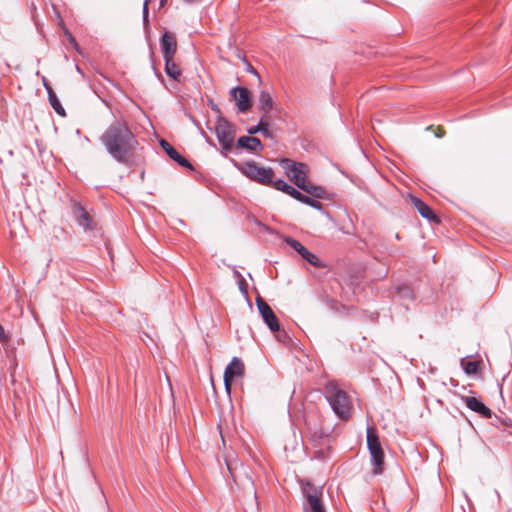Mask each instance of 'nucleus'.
Masks as SVG:
<instances>
[{"label":"nucleus","mask_w":512,"mask_h":512,"mask_svg":"<svg viewBox=\"0 0 512 512\" xmlns=\"http://www.w3.org/2000/svg\"><path fill=\"white\" fill-rule=\"evenodd\" d=\"M56 105H57V102H52V106L56 109V111H57L58 113H60V111H59V109L56 107Z\"/></svg>","instance_id":"de8ad7c7"},{"label":"nucleus","mask_w":512,"mask_h":512,"mask_svg":"<svg viewBox=\"0 0 512 512\" xmlns=\"http://www.w3.org/2000/svg\"><path fill=\"white\" fill-rule=\"evenodd\" d=\"M216 138L219 142V151L222 156L227 157L231 152L234 142L233 125L223 115L217 116L214 128Z\"/></svg>","instance_id":"423d86ee"},{"label":"nucleus","mask_w":512,"mask_h":512,"mask_svg":"<svg viewBox=\"0 0 512 512\" xmlns=\"http://www.w3.org/2000/svg\"><path fill=\"white\" fill-rule=\"evenodd\" d=\"M490 424L502 432H507L512 436V419L505 415H497L492 411V416H488Z\"/></svg>","instance_id":"a211bd4d"},{"label":"nucleus","mask_w":512,"mask_h":512,"mask_svg":"<svg viewBox=\"0 0 512 512\" xmlns=\"http://www.w3.org/2000/svg\"><path fill=\"white\" fill-rule=\"evenodd\" d=\"M395 239L398 240V241H401L402 237L400 236L399 233H395L394 235Z\"/></svg>","instance_id":"c03bdc74"},{"label":"nucleus","mask_w":512,"mask_h":512,"mask_svg":"<svg viewBox=\"0 0 512 512\" xmlns=\"http://www.w3.org/2000/svg\"><path fill=\"white\" fill-rule=\"evenodd\" d=\"M238 288L241 292V294L244 296L245 300L247 301L250 308H252V303L248 295V287L245 279H241L237 281Z\"/></svg>","instance_id":"7c9ffc66"},{"label":"nucleus","mask_w":512,"mask_h":512,"mask_svg":"<svg viewBox=\"0 0 512 512\" xmlns=\"http://www.w3.org/2000/svg\"><path fill=\"white\" fill-rule=\"evenodd\" d=\"M75 215L80 226L90 227V216L81 206H75Z\"/></svg>","instance_id":"393cba45"},{"label":"nucleus","mask_w":512,"mask_h":512,"mask_svg":"<svg viewBox=\"0 0 512 512\" xmlns=\"http://www.w3.org/2000/svg\"><path fill=\"white\" fill-rule=\"evenodd\" d=\"M442 136H443V132H438V133H436V137L440 138V137H442Z\"/></svg>","instance_id":"09e8293b"},{"label":"nucleus","mask_w":512,"mask_h":512,"mask_svg":"<svg viewBox=\"0 0 512 512\" xmlns=\"http://www.w3.org/2000/svg\"><path fill=\"white\" fill-rule=\"evenodd\" d=\"M166 380L168 382L169 387H171V382L167 374H165ZM172 390V388H170Z\"/></svg>","instance_id":"a18cd8bd"},{"label":"nucleus","mask_w":512,"mask_h":512,"mask_svg":"<svg viewBox=\"0 0 512 512\" xmlns=\"http://www.w3.org/2000/svg\"><path fill=\"white\" fill-rule=\"evenodd\" d=\"M409 199L413 207L418 211V213L426 219L430 223H440V218L435 214L433 209L424 202L420 197L410 193Z\"/></svg>","instance_id":"f8f14e48"},{"label":"nucleus","mask_w":512,"mask_h":512,"mask_svg":"<svg viewBox=\"0 0 512 512\" xmlns=\"http://www.w3.org/2000/svg\"><path fill=\"white\" fill-rule=\"evenodd\" d=\"M323 395L339 419L350 417L352 406L349 396L335 381H329L325 384Z\"/></svg>","instance_id":"f03ea898"},{"label":"nucleus","mask_w":512,"mask_h":512,"mask_svg":"<svg viewBox=\"0 0 512 512\" xmlns=\"http://www.w3.org/2000/svg\"><path fill=\"white\" fill-rule=\"evenodd\" d=\"M271 332L274 334L276 339L281 343L286 344L290 341L289 334L285 331V329L281 326L280 323H279V329L276 331H271Z\"/></svg>","instance_id":"c85d7f7f"},{"label":"nucleus","mask_w":512,"mask_h":512,"mask_svg":"<svg viewBox=\"0 0 512 512\" xmlns=\"http://www.w3.org/2000/svg\"><path fill=\"white\" fill-rule=\"evenodd\" d=\"M460 398L469 410L479 414L481 417L487 419L488 416H492V410L481 398L466 395H461Z\"/></svg>","instance_id":"4468645a"},{"label":"nucleus","mask_w":512,"mask_h":512,"mask_svg":"<svg viewBox=\"0 0 512 512\" xmlns=\"http://www.w3.org/2000/svg\"><path fill=\"white\" fill-rule=\"evenodd\" d=\"M102 141L113 158L127 162L134 153L136 140L125 124L111 125L102 136Z\"/></svg>","instance_id":"f257e3e1"},{"label":"nucleus","mask_w":512,"mask_h":512,"mask_svg":"<svg viewBox=\"0 0 512 512\" xmlns=\"http://www.w3.org/2000/svg\"><path fill=\"white\" fill-rule=\"evenodd\" d=\"M250 219L253 221V223L257 226H259L263 231L270 235H276L280 239L283 240L284 243H286L289 247H291L293 250H295L300 256L303 254V252L307 249L299 240L292 236L288 235H282L274 228L262 223L260 220H258L255 216H250Z\"/></svg>","instance_id":"9d476101"},{"label":"nucleus","mask_w":512,"mask_h":512,"mask_svg":"<svg viewBox=\"0 0 512 512\" xmlns=\"http://www.w3.org/2000/svg\"><path fill=\"white\" fill-rule=\"evenodd\" d=\"M8 341V336L6 335L3 327L0 325V342L5 343Z\"/></svg>","instance_id":"4c0bfd02"},{"label":"nucleus","mask_w":512,"mask_h":512,"mask_svg":"<svg viewBox=\"0 0 512 512\" xmlns=\"http://www.w3.org/2000/svg\"><path fill=\"white\" fill-rule=\"evenodd\" d=\"M208 105L212 111H214L215 113L218 114V116L222 115L219 105L217 103H215L212 99L208 100Z\"/></svg>","instance_id":"f704fd0d"},{"label":"nucleus","mask_w":512,"mask_h":512,"mask_svg":"<svg viewBox=\"0 0 512 512\" xmlns=\"http://www.w3.org/2000/svg\"><path fill=\"white\" fill-rule=\"evenodd\" d=\"M185 116L193 123V125L199 130V133L201 134V136L205 139V141L209 144V145H212L213 147H216L214 141L203 131V129L201 128V125L199 123V121L189 112H185Z\"/></svg>","instance_id":"a878e982"},{"label":"nucleus","mask_w":512,"mask_h":512,"mask_svg":"<svg viewBox=\"0 0 512 512\" xmlns=\"http://www.w3.org/2000/svg\"><path fill=\"white\" fill-rule=\"evenodd\" d=\"M245 373V365L241 358L234 356L224 370V386L227 393H230L231 384L242 378Z\"/></svg>","instance_id":"6e6552de"},{"label":"nucleus","mask_w":512,"mask_h":512,"mask_svg":"<svg viewBox=\"0 0 512 512\" xmlns=\"http://www.w3.org/2000/svg\"><path fill=\"white\" fill-rule=\"evenodd\" d=\"M301 190L306 192L307 196L311 197L312 199H320L321 197L325 196L324 188L320 185L311 183L309 180Z\"/></svg>","instance_id":"412c9836"},{"label":"nucleus","mask_w":512,"mask_h":512,"mask_svg":"<svg viewBox=\"0 0 512 512\" xmlns=\"http://www.w3.org/2000/svg\"><path fill=\"white\" fill-rule=\"evenodd\" d=\"M335 167L340 171V173H341V174H343L344 176H346L347 178H349L351 182L355 183L356 185H358V187H360V188H361V185H360V184H358V183H356V181H355V179H354L353 177H350V176H349L348 174H346L343 170H341L337 164L335 165Z\"/></svg>","instance_id":"58836bf2"},{"label":"nucleus","mask_w":512,"mask_h":512,"mask_svg":"<svg viewBox=\"0 0 512 512\" xmlns=\"http://www.w3.org/2000/svg\"><path fill=\"white\" fill-rule=\"evenodd\" d=\"M256 306L263 322L266 324L270 331H276L279 329V321L274 314L271 307L264 301L261 296L256 298Z\"/></svg>","instance_id":"9b49d317"},{"label":"nucleus","mask_w":512,"mask_h":512,"mask_svg":"<svg viewBox=\"0 0 512 512\" xmlns=\"http://www.w3.org/2000/svg\"><path fill=\"white\" fill-rule=\"evenodd\" d=\"M56 105H57V102H52V106L56 109V111H57L58 113H60V111H59V109L56 107Z\"/></svg>","instance_id":"49530a36"},{"label":"nucleus","mask_w":512,"mask_h":512,"mask_svg":"<svg viewBox=\"0 0 512 512\" xmlns=\"http://www.w3.org/2000/svg\"><path fill=\"white\" fill-rule=\"evenodd\" d=\"M163 60V71L169 80V83H165L162 77V85L171 93L177 94L180 92L179 85L184 84L186 77L184 76V70L181 66L180 61L177 60L176 56L162 58Z\"/></svg>","instance_id":"39448f33"},{"label":"nucleus","mask_w":512,"mask_h":512,"mask_svg":"<svg viewBox=\"0 0 512 512\" xmlns=\"http://www.w3.org/2000/svg\"><path fill=\"white\" fill-rule=\"evenodd\" d=\"M269 186H272L274 189L286 194L287 191L289 190L291 184H289L284 179L279 178L276 180L273 179V182H271V184Z\"/></svg>","instance_id":"cd10ccee"},{"label":"nucleus","mask_w":512,"mask_h":512,"mask_svg":"<svg viewBox=\"0 0 512 512\" xmlns=\"http://www.w3.org/2000/svg\"><path fill=\"white\" fill-rule=\"evenodd\" d=\"M508 377V374L504 375L503 381Z\"/></svg>","instance_id":"6e6d98bb"},{"label":"nucleus","mask_w":512,"mask_h":512,"mask_svg":"<svg viewBox=\"0 0 512 512\" xmlns=\"http://www.w3.org/2000/svg\"><path fill=\"white\" fill-rule=\"evenodd\" d=\"M226 464H227L228 471L231 473V468H230L229 464L228 463H226Z\"/></svg>","instance_id":"603ef678"},{"label":"nucleus","mask_w":512,"mask_h":512,"mask_svg":"<svg viewBox=\"0 0 512 512\" xmlns=\"http://www.w3.org/2000/svg\"><path fill=\"white\" fill-rule=\"evenodd\" d=\"M178 221H179L180 224L184 225V221L183 220L179 219Z\"/></svg>","instance_id":"864d4df0"},{"label":"nucleus","mask_w":512,"mask_h":512,"mask_svg":"<svg viewBox=\"0 0 512 512\" xmlns=\"http://www.w3.org/2000/svg\"><path fill=\"white\" fill-rule=\"evenodd\" d=\"M168 0H162V7L167 3Z\"/></svg>","instance_id":"3c124183"},{"label":"nucleus","mask_w":512,"mask_h":512,"mask_svg":"<svg viewBox=\"0 0 512 512\" xmlns=\"http://www.w3.org/2000/svg\"><path fill=\"white\" fill-rule=\"evenodd\" d=\"M162 152H164L172 161L180 167L189 171H194L193 164L178 152L168 141L162 138Z\"/></svg>","instance_id":"2eb2a0df"},{"label":"nucleus","mask_w":512,"mask_h":512,"mask_svg":"<svg viewBox=\"0 0 512 512\" xmlns=\"http://www.w3.org/2000/svg\"><path fill=\"white\" fill-rule=\"evenodd\" d=\"M263 137L267 138V139H273V133L272 131L269 129V125L266 126V127H262V130L260 132Z\"/></svg>","instance_id":"c9c22d12"},{"label":"nucleus","mask_w":512,"mask_h":512,"mask_svg":"<svg viewBox=\"0 0 512 512\" xmlns=\"http://www.w3.org/2000/svg\"><path fill=\"white\" fill-rule=\"evenodd\" d=\"M333 198H334V194L333 193H326L325 192V196L321 197L320 199L331 201V200H333Z\"/></svg>","instance_id":"ea45409f"},{"label":"nucleus","mask_w":512,"mask_h":512,"mask_svg":"<svg viewBox=\"0 0 512 512\" xmlns=\"http://www.w3.org/2000/svg\"><path fill=\"white\" fill-rule=\"evenodd\" d=\"M302 259L308 262L310 265L316 268H325L326 264L313 252H311L308 248L301 255Z\"/></svg>","instance_id":"5701e85b"},{"label":"nucleus","mask_w":512,"mask_h":512,"mask_svg":"<svg viewBox=\"0 0 512 512\" xmlns=\"http://www.w3.org/2000/svg\"><path fill=\"white\" fill-rule=\"evenodd\" d=\"M257 125H261L262 127H266L269 125L267 114L263 112V115L260 116Z\"/></svg>","instance_id":"e433bc0d"},{"label":"nucleus","mask_w":512,"mask_h":512,"mask_svg":"<svg viewBox=\"0 0 512 512\" xmlns=\"http://www.w3.org/2000/svg\"><path fill=\"white\" fill-rule=\"evenodd\" d=\"M235 148L244 149L249 153L257 155L263 150L264 146L259 138L243 135L237 138Z\"/></svg>","instance_id":"dca6fc26"},{"label":"nucleus","mask_w":512,"mask_h":512,"mask_svg":"<svg viewBox=\"0 0 512 512\" xmlns=\"http://www.w3.org/2000/svg\"><path fill=\"white\" fill-rule=\"evenodd\" d=\"M251 485H252V489H253V494H254V496L256 497V490H255V488H254L253 482H251Z\"/></svg>","instance_id":"8fccbe9b"},{"label":"nucleus","mask_w":512,"mask_h":512,"mask_svg":"<svg viewBox=\"0 0 512 512\" xmlns=\"http://www.w3.org/2000/svg\"><path fill=\"white\" fill-rule=\"evenodd\" d=\"M65 33H66V35L68 36L69 41H70L74 46H77V43H76V41H75L74 37H73L69 32H67V31H66Z\"/></svg>","instance_id":"79ce46f5"},{"label":"nucleus","mask_w":512,"mask_h":512,"mask_svg":"<svg viewBox=\"0 0 512 512\" xmlns=\"http://www.w3.org/2000/svg\"><path fill=\"white\" fill-rule=\"evenodd\" d=\"M305 205L319 211L320 213L329 216L330 214L323 208V205L317 200L308 197V200L305 202Z\"/></svg>","instance_id":"c756f323"},{"label":"nucleus","mask_w":512,"mask_h":512,"mask_svg":"<svg viewBox=\"0 0 512 512\" xmlns=\"http://www.w3.org/2000/svg\"><path fill=\"white\" fill-rule=\"evenodd\" d=\"M243 64L245 65V71L254 75L255 77H257L259 83L262 82L261 80V76L260 74L257 72V70L251 65V63L248 61V59L246 58V56H243L241 58Z\"/></svg>","instance_id":"473e14b6"},{"label":"nucleus","mask_w":512,"mask_h":512,"mask_svg":"<svg viewBox=\"0 0 512 512\" xmlns=\"http://www.w3.org/2000/svg\"><path fill=\"white\" fill-rule=\"evenodd\" d=\"M233 275H234V277L237 279V281H238V280H241V279H244V277L242 276V274H241L239 271H237V270H234Z\"/></svg>","instance_id":"a19ab883"},{"label":"nucleus","mask_w":512,"mask_h":512,"mask_svg":"<svg viewBox=\"0 0 512 512\" xmlns=\"http://www.w3.org/2000/svg\"><path fill=\"white\" fill-rule=\"evenodd\" d=\"M286 194L302 204H305V202L308 200V197H309V196L303 194L300 191V189H298L297 187H293L292 185L290 186V188Z\"/></svg>","instance_id":"bb28decb"},{"label":"nucleus","mask_w":512,"mask_h":512,"mask_svg":"<svg viewBox=\"0 0 512 512\" xmlns=\"http://www.w3.org/2000/svg\"><path fill=\"white\" fill-rule=\"evenodd\" d=\"M261 130H262V126L261 125H257V124L254 125V126H249V127L246 128L248 136H252V137H254L253 135L260 133Z\"/></svg>","instance_id":"72a5a7b5"},{"label":"nucleus","mask_w":512,"mask_h":512,"mask_svg":"<svg viewBox=\"0 0 512 512\" xmlns=\"http://www.w3.org/2000/svg\"><path fill=\"white\" fill-rule=\"evenodd\" d=\"M325 505L323 503L322 498H314V496H311L309 498V502H303V509L305 512L310 510L311 512H318L322 508H324Z\"/></svg>","instance_id":"b1692460"},{"label":"nucleus","mask_w":512,"mask_h":512,"mask_svg":"<svg viewBox=\"0 0 512 512\" xmlns=\"http://www.w3.org/2000/svg\"><path fill=\"white\" fill-rule=\"evenodd\" d=\"M185 3H188V4H193V3H199L201 2L202 0H183Z\"/></svg>","instance_id":"37998d69"},{"label":"nucleus","mask_w":512,"mask_h":512,"mask_svg":"<svg viewBox=\"0 0 512 512\" xmlns=\"http://www.w3.org/2000/svg\"><path fill=\"white\" fill-rule=\"evenodd\" d=\"M322 301L325 303V305L333 312H338L339 311V302L328 296V295H325L323 298H322Z\"/></svg>","instance_id":"2f4dec72"},{"label":"nucleus","mask_w":512,"mask_h":512,"mask_svg":"<svg viewBox=\"0 0 512 512\" xmlns=\"http://www.w3.org/2000/svg\"><path fill=\"white\" fill-rule=\"evenodd\" d=\"M178 51L176 34L162 27V58L174 57Z\"/></svg>","instance_id":"ddd939ff"},{"label":"nucleus","mask_w":512,"mask_h":512,"mask_svg":"<svg viewBox=\"0 0 512 512\" xmlns=\"http://www.w3.org/2000/svg\"><path fill=\"white\" fill-rule=\"evenodd\" d=\"M279 165L298 189L301 190L308 182V166L305 163L290 158H281Z\"/></svg>","instance_id":"0eeeda50"},{"label":"nucleus","mask_w":512,"mask_h":512,"mask_svg":"<svg viewBox=\"0 0 512 512\" xmlns=\"http://www.w3.org/2000/svg\"><path fill=\"white\" fill-rule=\"evenodd\" d=\"M229 162L242 175L256 183L269 186L273 182L274 170L271 167H265L254 160L238 162L233 158H229Z\"/></svg>","instance_id":"7ed1b4c3"},{"label":"nucleus","mask_w":512,"mask_h":512,"mask_svg":"<svg viewBox=\"0 0 512 512\" xmlns=\"http://www.w3.org/2000/svg\"><path fill=\"white\" fill-rule=\"evenodd\" d=\"M301 493L303 495V502H309V498L314 496V498H322L323 496V487L316 486L311 480L303 478L299 480Z\"/></svg>","instance_id":"f3484780"},{"label":"nucleus","mask_w":512,"mask_h":512,"mask_svg":"<svg viewBox=\"0 0 512 512\" xmlns=\"http://www.w3.org/2000/svg\"><path fill=\"white\" fill-rule=\"evenodd\" d=\"M460 366L467 376H479L481 374V363L464 357L460 360Z\"/></svg>","instance_id":"6ab92c4d"},{"label":"nucleus","mask_w":512,"mask_h":512,"mask_svg":"<svg viewBox=\"0 0 512 512\" xmlns=\"http://www.w3.org/2000/svg\"><path fill=\"white\" fill-rule=\"evenodd\" d=\"M206 126H207L208 129L211 130V128L209 127V123L208 122H206Z\"/></svg>","instance_id":"5fc2aeb1"},{"label":"nucleus","mask_w":512,"mask_h":512,"mask_svg":"<svg viewBox=\"0 0 512 512\" xmlns=\"http://www.w3.org/2000/svg\"><path fill=\"white\" fill-rule=\"evenodd\" d=\"M396 295L404 301H414L413 290L406 284H399L395 287Z\"/></svg>","instance_id":"4be33fe9"},{"label":"nucleus","mask_w":512,"mask_h":512,"mask_svg":"<svg viewBox=\"0 0 512 512\" xmlns=\"http://www.w3.org/2000/svg\"><path fill=\"white\" fill-rule=\"evenodd\" d=\"M229 96L234 101L238 113H245L253 104L250 91L244 86H234L229 91Z\"/></svg>","instance_id":"1a4fd4ad"},{"label":"nucleus","mask_w":512,"mask_h":512,"mask_svg":"<svg viewBox=\"0 0 512 512\" xmlns=\"http://www.w3.org/2000/svg\"><path fill=\"white\" fill-rule=\"evenodd\" d=\"M366 444L370 455V464L374 476L383 474L385 465V453L382 448L376 429L371 426L366 428Z\"/></svg>","instance_id":"20e7f679"},{"label":"nucleus","mask_w":512,"mask_h":512,"mask_svg":"<svg viewBox=\"0 0 512 512\" xmlns=\"http://www.w3.org/2000/svg\"><path fill=\"white\" fill-rule=\"evenodd\" d=\"M274 108V101L271 94L261 90L259 94V109L268 114Z\"/></svg>","instance_id":"aec40b11"}]
</instances>
